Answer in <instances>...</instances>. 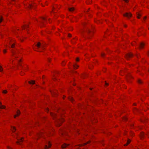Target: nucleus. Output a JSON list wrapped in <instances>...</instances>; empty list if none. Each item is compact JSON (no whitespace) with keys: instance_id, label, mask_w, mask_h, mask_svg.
Listing matches in <instances>:
<instances>
[{"instance_id":"obj_1","label":"nucleus","mask_w":149,"mask_h":149,"mask_svg":"<svg viewBox=\"0 0 149 149\" xmlns=\"http://www.w3.org/2000/svg\"><path fill=\"white\" fill-rule=\"evenodd\" d=\"M133 54H132L131 53H129L128 54H127L126 55H125V57L128 60L129 58L131 57H132L133 56Z\"/></svg>"},{"instance_id":"obj_2","label":"nucleus","mask_w":149,"mask_h":149,"mask_svg":"<svg viewBox=\"0 0 149 149\" xmlns=\"http://www.w3.org/2000/svg\"><path fill=\"white\" fill-rule=\"evenodd\" d=\"M63 121V119L61 118V119H59L57 118V123L58 124V126H60L61 123V122H62Z\"/></svg>"},{"instance_id":"obj_3","label":"nucleus","mask_w":149,"mask_h":149,"mask_svg":"<svg viewBox=\"0 0 149 149\" xmlns=\"http://www.w3.org/2000/svg\"><path fill=\"white\" fill-rule=\"evenodd\" d=\"M124 16L128 18L132 16V14L130 13H126L123 15Z\"/></svg>"},{"instance_id":"obj_4","label":"nucleus","mask_w":149,"mask_h":149,"mask_svg":"<svg viewBox=\"0 0 149 149\" xmlns=\"http://www.w3.org/2000/svg\"><path fill=\"white\" fill-rule=\"evenodd\" d=\"M51 146V143H50V142H48V145H46L45 147V149H47L48 148L50 147Z\"/></svg>"},{"instance_id":"obj_5","label":"nucleus","mask_w":149,"mask_h":149,"mask_svg":"<svg viewBox=\"0 0 149 149\" xmlns=\"http://www.w3.org/2000/svg\"><path fill=\"white\" fill-rule=\"evenodd\" d=\"M45 25V23L43 21H40V27H42V26H44Z\"/></svg>"},{"instance_id":"obj_6","label":"nucleus","mask_w":149,"mask_h":149,"mask_svg":"<svg viewBox=\"0 0 149 149\" xmlns=\"http://www.w3.org/2000/svg\"><path fill=\"white\" fill-rule=\"evenodd\" d=\"M144 43L143 42L141 43L139 46V47L140 49H142L143 48V46H144Z\"/></svg>"},{"instance_id":"obj_7","label":"nucleus","mask_w":149,"mask_h":149,"mask_svg":"<svg viewBox=\"0 0 149 149\" xmlns=\"http://www.w3.org/2000/svg\"><path fill=\"white\" fill-rule=\"evenodd\" d=\"M20 113L19 111V110H18L17 112V114L14 116V118H15L17 116L19 115L20 114Z\"/></svg>"},{"instance_id":"obj_8","label":"nucleus","mask_w":149,"mask_h":149,"mask_svg":"<svg viewBox=\"0 0 149 149\" xmlns=\"http://www.w3.org/2000/svg\"><path fill=\"white\" fill-rule=\"evenodd\" d=\"M68 144L65 143L62 146V148H64L66 147H67V146H68Z\"/></svg>"},{"instance_id":"obj_9","label":"nucleus","mask_w":149,"mask_h":149,"mask_svg":"<svg viewBox=\"0 0 149 149\" xmlns=\"http://www.w3.org/2000/svg\"><path fill=\"white\" fill-rule=\"evenodd\" d=\"M1 102H0V109H5V107L4 106H2L1 105Z\"/></svg>"},{"instance_id":"obj_10","label":"nucleus","mask_w":149,"mask_h":149,"mask_svg":"<svg viewBox=\"0 0 149 149\" xmlns=\"http://www.w3.org/2000/svg\"><path fill=\"white\" fill-rule=\"evenodd\" d=\"M22 139V138H21L19 140H18V141H17V143H18L19 144H20V142L23 141Z\"/></svg>"},{"instance_id":"obj_11","label":"nucleus","mask_w":149,"mask_h":149,"mask_svg":"<svg viewBox=\"0 0 149 149\" xmlns=\"http://www.w3.org/2000/svg\"><path fill=\"white\" fill-rule=\"evenodd\" d=\"M51 116L53 117L54 118H56L57 117V115L55 114H53V113H51Z\"/></svg>"},{"instance_id":"obj_12","label":"nucleus","mask_w":149,"mask_h":149,"mask_svg":"<svg viewBox=\"0 0 149 149\" xmlns=\"http://www.w3.org/2000/svg\"><path fill=\"white\" fill-rule=\"evenodd\" d=\"M130 142V139H128L127 140V143L124 145L125 146H127L128 144H129Z\"/></svg>"},{"instance_id":"obj_13","label":"nucleus","mask_w":149,"mask_h":149,"mask_svg":"<svg viewBox=\"0 0 149 149\" xmlns=\"http://www.w3.org/2000/svg\"><path fill=\"white\" fill-rule=\"evenodd\" d=\"M138 82L139 84H141L143 83L142 81L140 79H138Z\"/></svg>"},{"instance_id":"obj_14","label":"nucleus","mask_w":149,"mask_h":149,"mask_svg":"<svg viewBox=\"0 0 149 149\" xmlns=\"http://www.w3.org/2000/svg\"><path fill=\"white\" fill-rule=\"evenodd\" d=\"M28 26H29L28 25H26L24 26H22V27L23 29H25V28H26L27 27H28Z\"/></svg>"},{"instance_id":"obj_15","label":"nucleus","mask_w":149,"mask_h":149,"mask_svg":"<svg viewBox=\"0 0 149 149\" xmlns=\"http://www.w3.org/2000/svg\"><path fill=\"white\" fill-rule=\"evenodd\" d=\"M68 9L70 11H72L74 10V7H72L70 8H69Z\"/></svg>"},{"instance_id":"obj_16","label":"nucleus","mask_w":149,"mask_h":149,"mask_svg":"<svg viewBox=\"0 0 149 149\" xmlns=\"http://www.w3.org/2000/svg\"><path fill=\"white\" fill-rule=\"evenodd\" d=\"M131 77L132 78V77L130 75H129L127 77V79L128 81H129L130 78Z\"/></svg>"},{"instance_id":"obj_17","label":"nucleus","mask_w":149,"mask_h":149,"mask_svg":"<svg viewBox=\"0 0 149 149\" xmlns=\"http://www.w3.org/2000/svg\"><path fill=\"white\" fill-rule=\"evenodd\" d=\"M29 84H35V81H29Z\"/></svg>"},{"instance_id":"obj_18","label":"nucleus","mask_w":149,"mask_h":149,"mask_svg":"<svg viewBox=\"0 0 149 149\" xmlns=\"http://www.w3.org/2000/svg\"><path fill=\"white\" fill-rule=\"evenodd\" d=\"M11 130L13 132H14L15 131V129L14 127H11Z\"/></svg>"},{"instance_id":"obj_19","label":"nucleus","mask_w":149,"mask_h":149,"mask_svg":"<svg viewBox=\"0 0 149 149\" xmlns=\"http://www.w3.org/2000/svg\"><path fill=\"white\" fill-rule=\"evenodd\" d=\"M36 46L38 48L40 47L41 46V44L40 42H39L38 43Z\"/></svg>"},{"instance_id":"obj_20","label":"nucleus","mask_w":149,"mask_h":149,"mask_svg":"<svg viewBox=\"0 0 149 149\" xmlns=\"http://www.w3.org/2000/svg\"><path fill=\"white\" fill-rule=\"evenodd\" d=\"M145 134L143 133H142L141 134V138H143L144 137Z\"/></svg>"},{"instance_id":"obj_21","label":"nucleus","mask_w":149,"mask_h":149,"mask_svg":"<svg viewBox=\"0 0 149 149\" xmlns=\"http://www.w3.org/2000/svg\"><path fill=\"white\" fill-rule=\"evenodd\" d=\"M137 17L138 18H140V17L141 16V15L139 13H137Z\"/></svg>"},{"instance_id":"obj_22","label":"nucleus","mask_w":149,"mask_h":149,"mask_svg":"<svg viewBox=\"0 0 149 149\" xmlns=\"http://www.w3.org/2000/svg\"><path fill=\"white\" fill-rule=\"evenodd\" d=\"M32 6V5L29 4L28 5V7L29 8H30L32 6Z\"/></svg>"},{"instance_id":"obj_23","label":"nucleus","mask_w":149,"mask_h":149,"mask_svg":"<svg viewBox=\"0 0 149 149\" xmlns=\"http://www.w3.org/2000/svg\"><path fill=\"white\" fill-rule=\"evenodd\" d=\"M3 20V17H0V23H1Z\"/></svg>"},{"instance_id":"obj_24","label":"nucleus","mask_w":149,"mask_h":149,"mask_svg":"<svg viewBox=\"0 0 149 149\" xmlns=\"http://www.w3.org/2000/svg\"><path fill=\"white\" fill-rule=\"evenodd\" d=\"M44 44H42L41 45V48L42 49H44Z\"/></svg>"},{"instance_id":"obj_25","label":"nucleus","mask_w":149,"mask_h":149,"mask_svg":"<svg viewBox=\"0 0 149 149\" xmlns=\"http://www.w3.org/2000/svg\"><path fill=\"white\" fill-rule=\"evenodd\" d=\"M15 46V45L14 44H12V45H11V48H13V47H14Z\"/></svg>"},{"instance_id":"obj_26","label":"nucleus","mask_w":149,"mask_h":149,"mask_svg":"<svg viewBox=\"0 0 149 149\" xmlns=\"http://www.w3.org/2000/svg\"><path fill=\"white\" fill-rule=\"evenodd\" d=\"M7 91L6 90H4L3 91V93H7Z\"/></svg>"},{"instance_id":"obj_27","label":"nucleus","mask_w":149,"mask_h":149,"mask_svg":"<svg viewBox=\"0 0 149 149\" xmlns=\"http://www.w3.org/2000/svg\"><path fill=\"white\" fill-rule=\"evenodd\" d=\"M69 99L70 100L72 101L73 100V99L72 97H70Z\"/></svg>"},{"instance_id":"obj_28","label":"nucleus","mask_w":149,"mask_h":149,"mask_svg":"<svg viewBox=\"0 0 149 149\" xmlns=\"http://www.w3.org/2000/svg\"><path fill=\"white\" fill-rule=\"evenodd\" d=\"M87 32L88 33H90L91 32V31L89 29H87Z\"/></svg>"},{"instance_id":"obj_29","label":"nucleus","mask_w":149,"mask_h":149,"mask_svg":"<svg viewBox=\"0 0 149 149\" xmlns=\"http://www.w3.org/2000/svg\"><path fill=\"white\" fill-rule=\"evenodd\" d=\"M74 67L75 68H77V67H78V65L76 66V65H74Z\"/></svg>"},{"instance_id":"obj_30","label":"nucleus","mask_w":149,"mask_h":149,"mask_svg":"<svg viewBox=\"0 0 149 149\" xmlns=\"http://www.w3.org/2000/svg\"><path fill=\"white\" fill-rule=\"evenodd\" d=\"M125 2L127 3L129 1V0H123Z\"/></svg>"},{"instance_id":"obj_31","label":"nucleus","mask_w":149,"mask_h":149,"mask_svg":"<svg viewBox=\"0 0 149 149\" xmlns=\"http://www.w3.org/2000/svg\"><path fill=\"white\" fill-rule=\"evenodd\" d=\"M41 19H42V20H46V19H45V18H44V17H41Z\"/></svg>"},{"instance_id":"obj_32","label":"nucleus","mask_w":149,"mask_h":149,"mask_svg":"<svg viewBox=\"0 0 149 149\" xmlns=\"http://www.w3.org/2000/svg\"><path fill=\"white\" fill-rule=\"evenodd\" d=\"M11 51L13 55H14L15 54V53L13 51L11 50Z\"/></svg>"},{"instance_id":"obj_33","label":"nucleus","mask_w":149,"mask_h":149,"mask_svg":"<svg viewBox=\"0 0 149 149\" xmlns=\"http://www.w3.org/2000/svg\"><path fill=\"white\" fill-rule=\"evenodd\" d=\"M68 36L69 37H71V35L69 33L68 34Z\"/></svg>"},{"instance_id":"obj_34","label":"nucleus","mask_w":149,"mask_h":149,"mask_svg":"<svg viewBox=\"0 0 149 149\" xmlns=\"http://www.w3.org/2000/svg\"><path fill=\"white\" fill-rule=\"evenodd\" d=\"M104 55H105V54L104 53H102L101 54V55L102 57H103Z\"/></svg>"},{"instance_id":"obj_35","label":"nucleus","mask_w":149,"mask_h":149,"mask_svg":"<svg viewBox=\"0 0 149 149\" xmlns=\"http://www.w3.org/2000/svg\"><path fill=\"white\" fill-rule=\"evenodd\" d=\"M2 71V67L0 66V71Z\"/></svg>"},{"instance_id":"obj_36","label":"nucleus","mask_w":149,"mask_h":149,"mask_svg":"<svg viewBox=\"0 0 149 149\" xmlns=\"http://www.w3.org/2000/svg\"><path fill=\"white\" fill-rule=\"evenodd\" d=\"M127 118L126 117H125L123 119L124 120H127Z\"/></svg>"},{"instance_id":"obj_37","label":"nucleus","mask_w":149,"mask_h":149,"mask_svg":"<svg viewBox=\"0 0 149 149\" xmlns=\"http://www.w3.org/2000/svg\"><path fill=\"white\" fill-rule=\"evenodd\" d=\"M90 141H88V142L85 143L84 144V145H85L86 144H87L89 143H90Z\"/></svg>"},{"instance_id":"obj_38","label":"nucleus","mask_w":149,"mask_h":149,"mask_svg":"<svg viewBox=\"0 0 149 149\" xmlns=\"http://www.w3.org/2000/svg\"><path fill=\"white\" fill-rule=\"evenodd\" d=\"M79 61V58H77L76 59V61Z\"/></svg>"},{"instance_id":"obj_39","label":"nucleus","mask_w":149,"mask_h":149,"mask_svg":"<svg viewBox=\"0 0 149 149\" xmlns=\"http://www.w3.org/2000/svg\"><path fill=\"white\" fill-rule=\"evenodd\" d=\"M3 52L4 53H6V50L4 49L3 50Z\"/></svg>"},{"instance_id":"obj_40","label":"nucleus","mask_w":149,"mask_h":149,"mask_svg":"<svg viewBox=\"0 0 149 149\" xmlns=\"http://www.w3.org/2000/svg\"><path fill=\"white\" fill-rule=\"evenodd\" d=\"M105 84L106 85H109V84L106 82H105Z\"/></svg>"},{"instance_id":"obj_41","label":"nucleus","mask_w":149,"mask_h":149,"mask_svg":"<svg viewBox=\"0 0 149 149\" xmlns=\"http://www.w3.org/2000/svg\"><path fill=\"white\" fill-rule=\"evenodd\" d=\"M15 58H18V56H15Z\"/></svg>"},{"instance_id":"obj_42","label":"nucleus","mask_w":149,"mask_h":149,"mask_svg":"<svg viewBox=\"0 0 149 149\" xmlns=\"http://www.w3.org/2000/svg\"><path fill=\"white\" fill-rule=\"evenodd\" d=\"M146 18V16H145V17H144V18H143V19H145Z\"/></svg>"},{"instance_id":"obj_43","label":"nucleus","mask_w":149,"mask_h":149,"mask_svg":"<svg viewBox=\"0 0 149 149\" xmlns=\"http://www.w3.org/2000/svg\"><path fill=\"white\" fill-rule=\"evenodd\" d=\"M48 61L49 62H50V60L49 59H48Z\"/></svg>"},{"instance_id":"obj_44","label":"nucleus","mask_w":149,"mask_h":149,"mask_svg":"<svg viewBox=\"0 0 149 149\" xmlns=\"http://www.w3.org/2000/svg\"><path fill=\"white\" fill-rule=\"evenodd\" d=\"M124 26L125 27H127V26L126 25H124Z\"/></svg>"},{"instance_id":"obj_45","label":"nucleus","mask_w":149,"mask_h":149,"mask_svg":"<svg viewBox=\"0 0 149 149\" xmlns=\"http://www.w3.org/2000/svg\"><path fill=\"white\" fill-rule=\"evenodd\" d=\"M21 61V60L20 59H19V60H18V61H19V62H20V61Z\"/></svg>"},{"instance_id":"obj_46","label":"nucleus","mask_w":149,"mask_h":149,"mask_svg":"<svg viewBox=\"0 0 149 149\" xmlns=\"http://www.w3.org/2000/svg\"><path fill=\"white\" fill-rule=\"evenodd\" d=\"M19 65H20V66L22 67V65H21V64H19Z\"/></svg>"},{"instance_id":"obj_47","label":"nucleus","mask_w":149,"mask_h":149,"mask_svg":"<svg viewBox=\"0 0 149 149\" xmlns=\"http://www.w3.org/2000/svg\"><path fill=\"white\" fill-rule=\"evenodd\" d=\"M46 110L47 111H48V109H47Z\"/></svg>"},{"instance_id":"obj_48","label":"nucleus","mask_w":149,"mask_h":149,"mask_svg":"<svg viewBox=\"0 0 149 149\" xmlns=\"http://www.w3.org/2000/svg\"><path fill=\"white\" fill-rule=\"evenodd\" d=\"M23 70H25V69H23Z\"/></svg>"},{"instance_id":"obj_49","label":"nucleus","mask_w":149,"mask_h":149,"mask_svg":"<svg viewBox=\"0 0 149 149\" xmlns=\"http://www.w3.org/2000/svg\"><path fill=\"white\" fill-rule=\"evenodd\" d=\"M21 75H22L23 74H22V73H21Z\"/></svg>"},{"instance_id":"obj_50","label":"nucleus","mask_w":149,"mask_h":149,"mask_svg":"<svg viewBox=\"0 0 149 149\" xmlns=\"http://www.w3.org/2000/svg\"><path fill=\"white\" fill-rule=\"evenodd\" d=\"M88 38L89 39L90 38V37H88Z\"/></svg>"},{"instance_id":"obj_51","label":"nucleus","mask_w":149,"mask_h":149,"mask_svg":"<svg viewBox=\"0 0 149 149\" xmlns=\"http://www.w3.org/2000/svg\"><path fill=\"white\" fill-rule=\"evenodd\" d=\"M63 65H64V64H63Z\"/></svg>"},{"instance_id":"obj_52","label":"nucleus","mask_w":149,"mask_h":149,"mask_svg":"<svg viewBox=\"0 0 149 149\" xmlns=\"http://www.w3.org/2000/svg\"><path fill=\"white\" fill-rule=\"evenodd\" d=\"M147 135L148 136V134H147Z\"/></svg>"},{"instance_id":"obj_53","label":"nucleus","mask_w":149,"mask_h":149,"mask_svg":"<svg viewBox=\"0 0 149 149\" xmlns=\"http://www.w3.org/2000/svg\"><path fill=\"white\" fill-rule=\"evenodd\" d=\"M148 54H149V52H148Z\"/></svg>"},{"instance_id":"obj_54","label":"nucleus","mask_w":149,"mask_h":149,"mask_svg":"<svg viewBox=\"0 0 149 149\" xmlns=\"http://www.w3.org/2000/svg\"><path fill=\"white\" fill-rule=\"evenodd\" d=\"M148 71H149V70H148Z\"/></svg>"},{"instance_id":"obj_55","label":"nucleus","mask_w":149,"mask_h":149,"mask_svg":"<svg viewBox=\"0 0 149 149\" xmlns=\"http://www.w3.org/2000/svg\"><path fill=\"white\" fill-rule=\"evenodd\" d=\"M148 29H149V28H148Z\"/></svg>"}]
</instances>
